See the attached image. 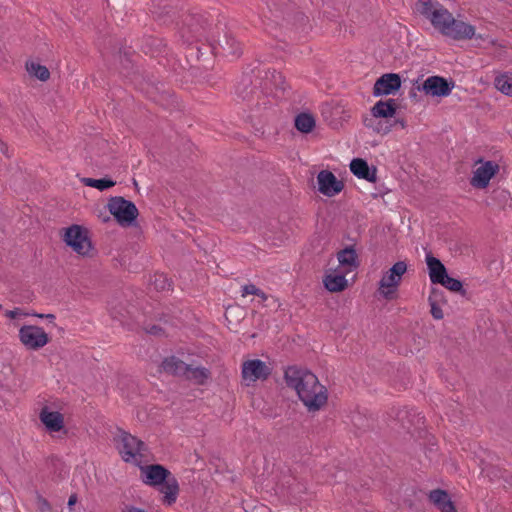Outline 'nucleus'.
<instances>
[{"label": "nucleus", "mask_w": 512, "mask_h": 512, "mask_svg": "<svg viewBox=\"0 0 512 512\" xmlns=\"http://www.w3.org/2000/svg\"><path fill=\"white\" fill-rule=\"evenodd\" d=\"M286 89V75L283 71L268 69L263 77L258 66L248 65L244 69L235 86V95L238 101L246 103V120L251 123L255 134H265L267 111L273 104L286 103Z\"/></svg>", "instance_id": "f257e3e1"}, {"label": "nucleus", "mask_w": 512, "mask_h": 512, "mask_svg": "<svg viewBox=\"0 0 512 512\" xmlns=\"http://www.w3.org/2000/svg\"><path fill=\"white\" fill-rule=\"evenodd\" d=\"M218 54L239 57L242 54L241 43L235 39L227 24L217 20L211 31L208 43L189 42L185 48V58L192 74L208 71L213 67L214 57Z\"/></svg>", "instance_id": "f03ea898"}, {"label": "nucleus", "mask_w": 512, "mask_h": 512, "mask_svg": "<svg viewBox=\"0 0 512 512\" xmlns=\"http://www.w3.org/2000/svg\"><path fill=\"white\" fill-rule=\"evenodd\" d=\"M290 388L309 412L320 410L328 399L327 389L308 368L290 365Z\"/></svg>", "instance_id": "7ed1b4c3"}, {"label": "nucleus", "mask_w": 512, "mask_h": 512, "mask_svg": "<svg viewBox=\"0 0 512 512\" xmlns=\"http://www.w3.org/2000/svg\"><path fill=\"white\" fill-rule=\"evenodd\" d=\"M120 58V73L130 80V82L139 90L146 93L147 96L156 103L163 104L169 97L172 96L165 88V84L154 79L144 72H141L138 67H135L132 59L131 52L125 48L119 49Z\"/></svg>", "instance_id": "20e7f679"}, {"label": "nucleus", "mask_w": 512, "mask_h": 512, "mask_svg": "<svg viewBox=\"0 0 512 512\" xmlns=\"http://www.w3.org/2000/svg\"><path fill=\"white\" fill-rule=\"evenodd\" d=\"M214 24L206 16V14L199 12H187L182 15V37L194 38L193 42L208 43L211 38V31Z\"/></svg>", "instance_id": "39448f33"}, {"label": "nucleus", "mask_w": 512, "mask_h": 512, "mask_svg": "<svg viewBox=\"0 0 512 512\" xmlns=\"http://www.w3.org/2000/svg\"><path fill=\"white\" fill-rule=\"evenodd\" d=\"M114 220L122 227H132L137 223L139 211L134 202L122 196H112L106 205Z\"/></svg>", "instance_id": "423d86ee"}, {"label": "nucleus", "mask_w": 512, "mask_h": 512, "mask_svg": "<svg viewBox=\"0 0 512 512\" xmlns=\"http://www.w3.org/2000/svg\"><path fill=\"white\" fill-rule=\"evenodd\" d=\"M61 232L63 242L77 254L87 255L92 248L88 230L85 227L72 224L69 227L63 228Z\"/></svg>", "instance_id": "0eeeda50"}, {"label": "nucleus", "mask_w": 512, "mask_h": 512, "mask_svg": "<svg viewBox=\"0 0 512 512\" xmlns=\"http://www.w3.org/2000/svg\"><path fill=\"white\" fill-rule=\"evenodd\" d=\"M454 87L455 81L452 78H445L440 75L429 76L425 80H421L420 85H416L419 92L434 98L449 96Z\"/></svg>", "instance_id": "6e6552de"}, {"label": "nucleus", "mask_w": 512, "mask_h": 512, "mask_svg": "<svg viewBox=\"0 0 512 512\" xmlns=\"http://www.w3.org/2000/svg\"><path fill=\"white\" fill-rule=\"evenodd\" d=\"M407 271V264L405 261H397L386 271L379 282V288H387V291L381 290V294L387 300L394 298V293L401 283L403 275Z\"/></svg>", "instance_id": "1a4fd4ad"}, {"label": "nucleus", "mask_w": 512, "mask_h": 512, "mask_svg": "<svg viewBox=\"0 0 512 512\" xmlns=\"http://www.w3.org/2000/svg\"><path fill=\"white\" fill-rule=\"evenodd\" d=\"M18 336L27 349L34 351L40 350L51 341L44 329L37 325H23L19 329Z\"/></svg>", "instance_id": "9d476101"}, {"label": "nucleus", "mask_w": 512, "mask_h": 512, "mask_svg": "<svg viewBox=\"0 0 512 512\" xmlns=\"http://www.w3.org/2000/svg\"><path fill=\"white\" fill-rule=\"evenodd\" d=\"M119 431L120 440L119 444L117 445V450L123 461L128 463L134 459L136 455H141V452L146 449V445L136 436H133L132 434L122 429H119Z\"/></svg>", "instance_id": "9b49d317"}, {"label": "nucleus", "mask_w": 512, "mask_h": 512, "mask_svg": "<svg viewBox=\"0 0 512 512\" xmlns=\"http://www.w3.org/2000/svg\"><path fill=\"white\" fill-rule=\"evenodd\" d=\"M139 469L141 481L154 488L165 484L166 480L171 476L170 470L158 463L139 465Z\"/></svg>", "instance_id": "f8f14e48"}, {"label": "nucleus", "mask_w": 512, "mask_h": 512, "mask_svg": "<svg viewBox=\"0 0 512 512\" xmlns=\"http://www.w3.org/2000/svg\"><path fill=\"white\" fill-rule=\"evenodd\" d=\"M479 161L481 165L473 171L470 184L476 189H485L489 186L490 180L499 173L500 166L493 160Z\"/></svg>", "instance_id": "ddd939ff"}, {"label": "nucleus", "mask_w": 512, "mask_h": 512, "mask_svg": "<svg viewBox=\"0 0 512 512\" xmlns=\"http://www.w3.org/2000/svg\"><path fill=\"white\" fill-rule=\"evenodd\" d=\"M402 77L398 73H385L378 77L373 86L375 97L395 95L402 86Z\"/></svg>", "instance_id": "4468645a"}, {"label": "nucleus", "mask_w": 512, "mask_h": 512, "mask_svg": "<svg viewBox=\"0 0 512 512\" xmlns=\"http://www.w3.org/2000/svg\"><path fill=\"white\" fill-rule=\"evenodd\" d=\"M441 34L454 40L472 39L475 36V26L457 20L452 15Z\"/></svg>", "instance_id": "2eb2a0df"}, {"label": "nucleus", "mask_w": 512, "mask_h": 512, "mask_svg": "<svg viewBox=\"0 0 512 512\" xmlns=\"http://www.w3.org/2000/svg\"><path fill=\"white\" fill-rule=\"evenodd\" d=\"M272 374V370L260 359H251L242 364V377L245 380L256 382L266 380Z\"/></svg>", "instance_id": "dca6fc26"}, {"label": "nucleus", "mask_w": 512, "mask_h": 512, "mask_svg": "<svg viewBox=\"0 0 512 512\" xmlns=\"http://www.w3.org/2000/svg\"><path fill=\"white\" fill-rule=\"evenodd\" d=\"M318 191L327 196L338 195L344 188V183L329 170H321L317 175Z\"/></svg>", "instance_id": "f3484780"}, {"label": "nucleus", "mask_w": 512, "mask_h": 512, "mask_svg": "<svg viewBox=\"0 0 512 512\" xmlns=\"http://www.w3.org/2000/svg\"><path fill=\"white\" fill-rule=\"evenodd\" d=\"M350 171L359 179H364L370 183L377 181V168L374 165H369L366 159L353 158L350 162Z\"/></svg>", "instance_id": "a211bd4d"}, {"label": "nucleus", "mask_w": 512, "mask_h": 512, "mask_svg": "<svg viewBox=\"0 0 512 512\" xmlns=\"http://www.w3.org/2000/svg\"><path fill=\"white\" fill-rule=\"evenodd\" d=\"M39 419L49 433L59 432L65 428L63 414L50 411L47 406L41 409Z\"/></svg>", "instance_id": "6ab92c4d"}, {"label": "nucleus", "mask_w": 512, "mask_h": 512, "mask_svg": "<svg viewBox=\"0 0 512 512\" xmlns=\"http://www.w3.org/2000/svg\"><path fill=\"white\" fill-rule=\"evenodd\" d=\"M426 265L429 278L432 284H441L449 275L447 268L441 260L435 257L431 252L426 255Z\"/></svg>", "instance_id": "aec40b11"}, {"label": "nucleus", "mask_w": 512, "mask_h": 512, "mask_svg": "<svg viewBox=\"0 0 512 512\" xmlns=\"http://www.w3.org/2000/svg\"><path fill=\"white\" fill-rule=\"evenodd\" d=\"M324 288L331 293H339L348 288V280L343 272L330 269L323 277Z\"/></svg>", "instance_id": "412c9836"}, {"label": "nucleus", "mask_w": 512, "mask_h": 512, "mask_svg": "<svg viewBox=\"0 0 512 512\" xmlns=\"http://www.w3.org/2000/svg\"><path fill=\"white\" fill-rule=\"evenodd\" d=\"M398 108L397 100L389 98L377 101L370 111L373 118L392 120L397 114Z\"/></svg>", "instance_id": "4be33fe9"}, {"label": "nucleus", "mask_w": 512, "mask_h": 512, "mask_svg": "<svg viewBox=\"0 0 512 512\" xmlns=\"http://www.w3.org/2000/svg\"><path fill=\"white\" fill-rule=\"evenodd\" d=\"M428 499L440 512H458L450 494L444 489L431 490Z\"/></svg>", "instance_id": "5701e85b"}, {"label": "nucleus", "mask_w": 512, "mask_h": 512, "mask_svg": "<svg viewBox=\"0 0 512 512\" xmlns=\"http://www.w3.org/2000/svg\"><path fill=\"white\" fill-rule=\"evenodd\" d=\"M293 125L301 135L311 134L316 128V117L309 110L301 111L294 116Z\"/></svg>", "instance_id": "b1692460"}, {"label": "nucleus", "mask_w": 512, "mask_h": 512, "mask_svg": "<svg viewBox=\"0 0 512 512\" xmlns=\"http://www.w3.org/2000/svg\"><path fill=\"white\" fill-rule=\"evenodd\" d=\"M190 370V365L176 356H169L163 359L160 365V372L173 376H184Z\"/></svg>", "instance_id": "393cba45"}, {"label": "nucleus", "mask_w": 512, "mask_h": 512, "mask_svg": "<svg viewBox=\"0 0 512 512\" xmlns=\"http://www.w3.org/2000/svg\"><path fill=\"white\" fill-rule=\"evenodd\" d=\"M157 488L160 493L164 494L162 498L163 504L171 506L176 502L180 488L178 480L172 474L169 479L166 480L165 484H162Z\"/></svg>", "instance_id": "a878e982"}, {"label": "nucleus", "mask_w": 512, "mask_h": 512, "mask_svg": "<svg viewBox=\"0 0 512 512\" xmlns=\"http://www.w3.org/2000/svg\"><path fill=\"white\" fill-rule=\"evenodd\" d=\"M291 25L290 32L293 31L295 33L298 41L304 39L311 30L309 18L300 11L294 13Z\"/></svg>", "instance_id": "bb28decb"}, {"label": "nucleus", "mask_w": 512, "mask_h": 512, "mask_svg": "<svg viewBox=\"0 0 512 512\" xmlns=\"http://www.w3.org/2000/svg\"><path fill=\"white\" fill-rule=\"evenodd\" d=\"M452 13L448 11L442 4L436 2L435 8L428 19L432 26L437 29L440 33L444 30V26L450 20Z\"/></svg>", "instance_id": "cd10ccee"}, {"label": "nucleus", "mask_w": 512, "mask_h": 512, "mask_svg": "<svg viewBox=\"0 0 512 512\" xmlns=\"http://www.w3.org/2000/svg\"><path fill=\"white\" fill-rule=\"evenodd\" d=\"M337 258L340 266L348 267L350 270L357 269L360 265L354 245L345 246L343 249L338 251Z\"/></svg>", "instance_id": "c85d7f7f"}, {"label": "nucleus", "mask_w": 512, "mask_h": 512, "mask_svg": "<svg viewBox=\"0 0 512 512\" xmlns=\"http://www.w3.org/2000/svg\"><path fill=\"white\" fill-rule=\"evenodd\" d=\"M396 418L401 422L404 428L410 429V426H420L424 424V417L414 410L413 408L408 409L407 407L399 410L396 414Z\"/></svg>", "instance_id": "c756f323"}, {"label": "nucleus", "mask_w": 512, "mask_h": 512, "mask_svg": "<svg viewBox=\"0 0 512 512\" xmlns=\"http://www.w3.org/2000/svg\"><path fill=\"white\" fill-rule=\"evenodd\" d=\"M25 67L30 76L42 82H46L50 78V71L44 65L34 61H27Z\"/></svg>", "instance_id": "7c9ffc66"}, {"label": "nucleus", "mask_w": 512, "mask_h": 512, "mask_svg": "<svg viewBox=\"0 0 512 512\" xmlns=\"http://www.w3.org/2000/svg\"><path fill=\"white\" fill-rule=\"evenodd\" d=\"M363 124L367 128H372L374 132L385 135L388 134L393 127L392 120L380 119L378 121L373 118L365 117L363 120Z\"/></svg>", "instance_id": "2f4dec72"}, {"label": "nucleus", "mask_w": 512, "mask_h": 512, "mask_svg": "<svg viewBox=\"0 0 512 512\" xmlns=\"http://www.w3.org/2000/svg\"><path fill=\"white\" fill-rule=\"evenodd\" d=\"M81 182L85 186L98 189L99 191H105V190L112 188L113 186L116 185V181H114L112 178H110L108 176L100 178V179L83 177V178H81Z\"/></svg>", "instance_id": "473e14b6"}, {"label": "nucleus", "mask_w": 512, "mask_h": 512, "mask_svg": "<svg viewBox=\"0 0 512 512\" xmlns=\"http://www.w3.org/2000/svg\"><path fill=\"white\" fill-rule=\"evenodd\" d=\"M186 379L193 380L198 385L206 384L207 380L211 377V372L209 369L204 367H196L193 368L190 365V370L184 374Z\"/></svg>", "instance_id": "72a5a7b5"}, {"label": "nucleus", "mask_w": 512, "mask_h": 512, "mask_svg": "<svg viewBox=\"0 0 512 512\" xmlns=\"http://www.w3.org/2000/svg\"><path fill=\"white\" fill-rule=\"evenodd\" d=\"M494 86L504 95L512 97V73H504L496 76Z\"/></svg>", "instance_id": "f704fd0d"}, {"label": "nucleus", "mask_w": 512, "mask_h": 512, "mask_svg": "<svg viewBox=\"0 0 512 512\" xmlns=\"http://www.w3.org/2000/svg\"><path fill=\"white\" fill-rule=\"evenodd\" d=\"M443 287L448 289L449 291L453 293H458L463 297H466L469 299L468 292L463 286V282L459 279L453 278L450 275L446 277V279L441 283Z\"/></svg>", "instance_id": "c9c22d12"}, {"label": "nucleus", "mask_w": 512, "mask_h": 512, "mask_svg": "<svg viewBox=\"0 0 512 512\" xmlns=\"http://www.w3.org/2000/svg\"><path fill=\"white\" fill-rule=\"evenodd\" d=\"M164 46L165 44L161 39L149 36L144 39L142 50L145 54H151V56H154L155 53H160Z\"/></svg>", "instance_id": "e433bc0d"}, {"label": "nucleus", "mask_w": 512, "mask_h": 512, "mask_svg": "<svg viewBox=\"0 0 512 512\" xmlns=\"http://www.w3.org/2000/svg\"><path fill=\"white\" fill-rule=\"evenodd\" d=\"M294 483H290V496L295 501L302 502L306 501V499L303 498V495H307V486L305 482L298 481L295 477H293Z\"/></svg>", "instance_id": "4c0bfd02"}, {"label": "nucleus", "mask_w": 512, "mask_h": 512, "mask_svg": "<svg viewBox=\"0 0 512 512\" xmlns=\"http://www.w3.org/2000/svg\"><path fill=\"white\" fill-rule=\"evenodd\" d=\"M434 8L433 0H418L415 4L416 11L427 19Z\"/></svg>", "instance_id": "58836bf2"}, {"label": "nucleus", "mask_w": 512, "mask_h": 512, "mask_svg": "<svg viewBox=\"0 0 512 512\" xmlns=\"http://www.w3.org/2000/svg\"><path fill=\"white\" fill-rule=\"evenodd\" d=\"M157 291L170 290L172 281L164 274H155L152 282Z\"/></svg>", "instance_id": "ea45409f"}, {"label": "nucleus", "mask_w": 512, "mask_h": 512, "mask_svg": "<svg viewBox=\"0 0 512 512\" xmlns=\"http://www.w3.org/2000/svg\"><path fill=\"white\" fill-rule=\"evenodd\" d=\"M249 294L258 296L263 300H268V295H266L261 289L256 287L254 284H247L243 286L242 296H246Z\"/></svg>", "instance_id": "a19ab883"}, {"label": "nucleus", "mask_w": 512, "mask_h": 512, "mask_svg": "<svg viewBox=\"0 0 512 512\" xmlns=\"http://www.w3.org/2000/svg\"><path fill=\"white\" fill-rule=\"evenodd\" d=\"M428 301H434V302H437L440 304L447 303V299L445 297L444 291L439 288H434V287L431 289L430 295L428 297Z\"/></svg>", "instance_id": "79ce46f5"}, {"label": "nucleus", "mask_w": 512, "mask_h": 512, "mask_svg": "<svg viewBox=\"0 0 512 512\" xmlns=\"http://www.w3.org/2000/svg\"><path fill=\"white\" fill-rule=\"evenodd\" d=\"M36 504H37V509L40 512H48V511H51V509H52L49 501L38 492H36Z\"/></svg>", "instance_id": "37998d69"}, {"label": "nucleus", "mask_w": 512, "mask_h": 512, "mask_svg": "<svg viewBox=\"0 0 512 512\" xmlns=\"http://www.w3.org/2000/svg\"><path fill=\"white\" fill-rule=\"evenodd\" d=\"M491 197L493 199H498L501 204L505 205L510 199V193L503 189H494Z\"/></svg>", "instance_id": "c03bdc74"}, {"label": "nucleus", "mask_w": 512, "mask_h": 512, "mask_svg": "<svg viewBox=\"0 0 512 512\" xmlns=\"http://www.w3.org/2000/svg\"><path fill=\"white\" fill-rule=\"evenodd\" d=\"M423 79V75H420L417 77V79L412 81V88L409 91V98L414 101L415 103L420 102L421 97L417 93L416 85L421 84V80Z\"/></svg>", "instance_id": "a18cd8bd"}, {"label": "nucleus", "mask_w": 512, "mask_h": 512, "mask_svg": "<svg viewBox=\"0 0 512 512\" xmlns=\"http://www.w3.org/2000/svg\"><path fill=\"white\" fill-rule=\"evenodd\" d=\"M430 305V313L432 317L436 320H441L444 317L443 311L440 307V303L434 301H428Z\"/></svg>", "instance_id": "49530a36"}, {"label": "nucleus", "mask_w": 512, "mask_h": 512, "mask_svg": "<svg viewBox=\"0 0 512 512\" xmlns=\"http://www.w3.org/2000/svg\"><path fill=\"white\" fill-rule=\"evenodd\" d=\"M146 332L151 335L159 336L164 333V330L159 325H151L149 328L146 329Z\"/></svg>", "instance_id": "de8ad7c7"}, {"label": "nucleus", "mask_w": 512, "mask_h": 512, "mask_svg": "<svg viewBox=\"0 0 512 512\" xmlns=\"http://www.w3.org/2000/svg\"><path fill=\"white\" fill-rule=\"evenodd\" d=\"M5 315L10 319H15L19 315H29V314L23 313L20 308H15L14 310H7Z\"/></svg>", "instance_id": "09e8293b"}, {"label": "nucleus", "mask_w": 512, "mask_h": 512, "mask_svg": "<svg viewBox=\"0 0 512 512\" xmlns=\"http://www.w3.org/2000/svg\"><path fill=\"white\" fill-rule=\"evenodd\" d=\"M31 315L41 318V319H47L50 322H52L56 317L54 314H43V313H32Z\"/></svg>", "instance_id": "8fccbe9b"}, {"label": "nucleus", "mask_w": 512, "mask_h": 512, "mask_svg": "<svg viewBox=\"0 0 512 512\" xmlns=\"http://www.w3.org/2000/svg\"><path fill=\"white\" fill-rule=\"evenodd\" d=\"M78 501V496L76 493H73L70 495L69 499H68V507L70 510H72V507L77 503Z\"/></svg>", "instance_id": "3c124183"}, {"label": "nucleus", "mask_w": 512, "mask_h": 512, "mask_svg": "<svg viewBox=\"0 0 512 512\" xmlns=\"http://www.w3.org/2000/svg\"><path fill=\"white\" fill-rule=\"evenodd\" d=\"M392 124L393 126L396 125V124H399L401 125L402 128H405L407 126V123L406 121L403 119V118H392Z\"/></svg>", "instance_id": "603ef678"}, {"label": "nucleus", "mask_w": 512, "mask_h": 512, "mask_svg": "<svg viewBox=\"0 0 512 512\" xmlns=\"http://www.w3.org/2000/svg\"><path fill=\"white\" fill-rule=\"evenodd\" d=\"M123 512H147L142 508L135 507V506H127Z\"/></svg>", "instance_id": "864d4df0"}, {"label": "nucleus", "mask_w": 512, "mask_h": 512, "mask_svg": "<svg viewBox=\"0 0 512 512\" xmlns=\"http://www.w3.org/2000/svg\"><path fill=\"white\" fill-rule=\"evenodd\" d=\"M0 152L3 155H8V146L6 143H4L2 140H0Z\"/></svg>", "instance_id": "5fc2aeb1"}, {"label": "nucleus", "mask_w": 512, "mask_h": 512, "mask_svg": "<svg viewBox=\"0 0 512 512\" xmlns=\"http://www.w3.org/2000/svg\"><path fill=\"white\" fill-rule=\"evenodd\" d=\"M282 370H283V381L288 385V377H289L288 366H283Z\"/></svg>", "instance_id": "6e6d98bb"}, {"label": "nucleus", "mask_w": 512, "mask_h": 512, "mask_svg": "<svg viewBox=\"0 0 512 512\" xmlns=\"http://www.w3.org/2000/svg\"><path fill=\"white\" fill-rule=\"evenodd\" d=\"M268 303L266 304V306H275L276 303L278 302V299L273 297V296H268Z\"/></svg>", "instance_id": "4d7b16f0"}, {"label": "nucleus", "mask_w": 512, "mask_h": 512, "mask_svg": "<svg viewBox=\"0 0 512 512\" xmlns=\"http://www.w3.org/2000/svg\"><path fill=\"white\" fill-rule=\"evenodd\" d=\"M302 511H303V508H302V507H300V508H299V512H302ZM290 512H297V511H296V508H292V509L290 508Z\"/></svg>", "instance_id": "13d9d810"}, {"label": "nucleus", "mask_w": 512, "mask_h": 512, "mask_svg": "<svg viewBox=\"0 0 512 512\" xmlns=\"http://www.w3.org/2000/svg\"><path fill=\"white\" fill-rule=\"evenodd\" d=\"M273 6L275 7V12H278L279 8H278V4L274 3L273 2Z\"/></svg>", "instance_id": "bf43d9fd"}, {"label": "nucleus", "mask_w": 512, "mask_h": 512, "mask_svg": "<svg viewBox=\"0 0 512 512\" xmlns=\"http://www.w3.org/2000/svg\"><path fill=\"white\" fill-rule=\"evenodd\" d=\"M289 505H290V507H291L292 505H293V506H296V505H297V503H296V502H294V503H293V502L290 500Z\"/></svg>", "instance_id": "052dcab7"}, {"label": "nucleus", "mask_w": 512, "mask_h": 512, "mask_svg": "<svg viewBox=\"0 0 512 512\" xmlns=\"http://www.w3.org/2000/svg\"><path fill=\"white\" fill-rule=\"evenodd\" d=\"M0 309H2V305L0 304Z\"/></svg>", "instance_id": "680f3d73"}]
</instances>
